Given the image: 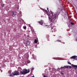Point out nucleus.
Returning a JSON list of instances; mask_svg holds the SVG:
<instances>
[{
  "instance_id": "393cba45",
  "label": "nucleus",
  "mask_w": 77,
  "mask_h": 77,
  "mask_svg": "<svg viewBox=\"0 0 77 77\" xmlns=\"http://www.w3.org/2000/svg\"><path fill=\"white\" fill-rule=\"evenodd\" d=\"M47 9L48 11V8H47Z\"/></svg>"
},
{
  "instance_id": "20e7f679",
  "label": "nucleus",
  "mask_w": 77,
  "mask_h": 77,
  "mask_svg": "<svg viewBox=\"0 0 77 77\" xmlns=\"http://www.w3.org/2000/svg\"><path fill=\"white\" fill-rule=\"evenodd\" d=\"M19 75V72H18V71H14V73H13L11 75H10V76L11 77H13V76H14V75Z\"/></svg>"
},
{
  "instance_id": "a878e982",
  "label": "nucleus",
  "mask_w": 77,
  "mask_h": 77,
  "mask_svg": "<svg viewBox=\"0 0 77 77\" xmlns=\"http://www.w3.org/2000/svg\"><path fill=\"white\" fill-rule=\"evenodd\" d=\"M61 74H63V73H61Z\"/></svg>"
},
{
  "instance_id": "a211bd4d",
  "label": "nucleus",
  "mask_w": 77,
  "mask_h": 77,
  "mask_svg": "<svg viewBox=\"0 0 77 77\" xmlns=\"http://www.w3.org/2000/svg\"><path fill=\"white\" fill-rule=\"evenodd\" d=\"M68 64H69L70 65H71V63L69 62H68Z\"/></svg>"
},
{
  "instance_id": "0eeeda50",
  "label": "nucleus",
  "mask_w": 77,
  "mask_h": 77,
  "mask_svg": "<svg viewBox=\"0 0 77 77\" xmlns=\"http://www.w3.org/2000/svg\"><path fill=\"white\" fill-rule=\"evenodd\" d=\"M30 45V42L29 41H27L26 43V45L28 46V45Z\"/></svg>"
},
{
  "instance_id": "f257e3e1",
  "label": "nucleus",
  "mask_w": 77,
  "mask_h": 77,
  "mask_svg": "<svg viewBox=\"0 0 77 77\" xmlns=\"http://www.w3.org/2000/svg\"><path fill=\"white\" fill-rule=\"evenodd\" d=\"M42 9L43 11V12H45L47 13L48 17L49 20L50 21L52 22V23L56 22V21L57 20L59 14H60V8H58L56 14H54L52 13H50V12L47 11L45 10V9L42 8Z\"/></svg>"
},
{
  "instance_id": "cd10ccee",
  "label": "nucleus",
  "mask_w": 77,
  "mask_h": 77,
  "mask_svg": "<svg viewBox=\"0 0 77 77\" xmlns=\"http://www.w3.org/2000/svg\"><path fill=\"white\" fill-rule=\"evenodd\" d=\"M32 77H35V76H32Z\"/></svg>"
},
{
  "instance_id": "6e6552de",
  "label": "nucleus",
  "mask_w": 77,
  "mask_h": 77,
  "mask_svg": "<svg viewBox=\"0 0 77 77\" xmlns=\"http://www.w3.org/2000/svg\"><path fill=\"white\" fill-rule=\"evenodd\" d=\"M72 67H75V68H77V65H74L73 64L71 65Z\"/></svg>"
},
{
  "instance_id": "2eb2a0df",
  "label": "nucleus",
  "mask_w": 77,
  "mask_h": 77,
  "mask_svg": "<svg viewBox=\"0 0 77 77\" xmlns=\"http://www.w3.org/2000/svg\"><path fill=\"white\" fill-rule=\"evenodd\" d=\"M64 67H65V68H68L69 67V66H64Z\"/></svg>"
},
{
  "instance_id": "7ed1b4c3",
  "label": "nucleus",
  "mask_w": 77,
  "mask_h": 77,
  "mask_svg": "<svg viewBox=\"0 0 77 77\" xmlns=\"http://www.w3.org/2000/svg\"><path fill=\"white\" fill-rule=\"evenodd\" d=\"M38 23H39V24H40V25H41V26H45V27H46L47 28H48V27H49L48 26L45 25V24H43V23H44V21L42 20H41L40 21H39Z\"/></svg>"
},
{
  "instance_id": "aec40b11",
  "label": "nucleus",
  "mask_w": 77,
  "mask_h": 77,
  "mask_svg": "<svg viewBox=\"0 0 77 77\" xmlns=\"http://www.w3.org/2000/svg\"><path fill=\"white\" fill-rule=\"evenodd\" d=\"M43 77H47V76L45 75H44L43 76Z\"/></svg>"
},
{
  "instance_id": "39448f33",
  "label": "nucleus",
  "mask_w": 77,
  "mask_h": 77,
  "mask_svg": "<svg viewBox=\"0 0 77 77\" xmlns=\"http://www.w3.org/2000/svg\"><path fill=\"white\" fill-rule=\"evenodd\" d=\"M70 59H73L74 60H77V56H72L70 57Z\"/></svg>"
},
{
  "instance_id": "c85d7f7f",
  "label": "nucleus",
  "mask_w": 77,
  "mask_h": 77,
  "mask_svg": "<svg viewBox=\"0 0 77 77\" xmlns=\"http://www.w3.org/2000/svg\"><path fill=\"white\" fill-rule=\"evenodd\" d=\"M49 26H51V25H50Z\"/></svg>"
},
{
  "instance_id": "412c9836",
  "label": "nucleus",
  "mask_w": 77,
  "mask_h": 77,
  "mask_svg": "<svg viewBox=\"0 0 77 77\" xmlns=\"http://www.w3.org/2000/svg\"><path fill=\"white\" fill-rule=\"evenodd\" d=\"M10 73H11V71H8V73H9V74H10Z\"/></svg>"
},
{
  "instance_id": "4be33fe9",
  "label": "nucleus",
  "mask_w": 77,
  "mask_h": 77,
  "mask_svg": "<svg viewBox=\"0 0 77 77\" xmlns=\"http://www.w3.org/2000/svg\"><path fill=\"white\" fill-rule=\"evenodd\" d=\"M31 29H33V27H31Z\"/></svg>"
},
{
  "instance_id": "b1692460",
  "label": "nucleus",
  "mask_w": 77,
  "mask_h": 77,
  "mask_svg": "<svg viewBox=\"0 0 77 77\" xmlns=\"http://www.w3.org/2000/svg\"><path fill=\"white\" fill-rule=\"evenodd\" d=\"M29 27H30V25H29Z\"/></svg>"
},
{
  "instance_id": "1a4fd4ad",
  "label": "nucleus",
  "mask_w": 77,
  "mask_h": 77,
  "mask_svg": "<svg viewBox=\"0 0 77 77\" xmlns=\"http://www.w3.org/2000/svg\"><path fill=\"white\" fill-rule=\"evenodd\" d=\"M52 32H56V30L54 29H52Z\"/></svg>"
},
{
  "instance_id": "6ab92c4d",
  "label": "nucleus",
  "mask_w": 77,
  "mask_h": 77,
  "mask_svg": "<svg viewBox=\"0 0 77 77\" xmlns=\"http://www.w3.org/2000/svg\"><path fill=\"white\" fill-rule=\"evenodd\" d=\"M71 24H72V25H74V24L72 22L71 23Z\"/></svg>"
},
{
  "instance_id": "bb28decb",
  "label": "nucleus",
  "mask_w": 77,
  "mask_h": 77,
  "mask_svg": "<svg viewBox=\"0 0 77 77\" xmlns=\"http://www.w3.org/2000/svg\"><path fill=\"white\" fill-rule=\"evenodd\" d=\"M75 41H77V38L76 39H75Z\"/></svg>"
},
{
  "instance_id": "dca6fc26",
  "label": "nucleus",
  "mask_w": 77,
  "mask_h": 77,
  "mask_svg": "<svg viewBox=\"0 0 77 77\" xmlns=\"http://www.w3.org/2000/svg\"><path fill=\"white\" fill-rule=\"evenodd\" d=\"M62 68L65 69V67H60V69H62Z\"/></svg>"
},
{
  "instance_id": "f8f14e48",
  "label": "nucleus",
  "mask_w": 77,
  "mask_h": 77,
  "mask_svg": "<svg viewBox=\"0 0 77 77\" xmlns=\"http://www.w3.org/2000/svg\"><path fill=\"white\" fill-rule=\"evenodd\" d=\"M34 42L35 43H37V42H38L37 41V40H36V39H35L34 40Z\"/></svg>"
},
{
  "instance_id": "4468645a",
  "label": "nucleus",
  "mask_w": 77,
  "mask_h": 77,
  "mask_svg": "<svg viewBox=\"0 0 77 77\" xmlns=\"http://www.w3.org/2000/svg\"><path fill=\"white\" fill-rule=\"evenodd\" d=\"M23 29H26V26H23Z\"/></svg>"
},
{
  "instance_id": "c756f323",
  "label": "nucleus",
  "mask_w": 77,
  "mask_h": 77,
  "mask_svg": "<svg viewBox=\"0 0 77 77\" xmlns=\"http://www.w3.org/2000/svg\"><path fill=\"white\" fill-rule=\"evenodd\" d=\"M2 71H1V72H2Z\"/></svg>"
},
{
  "instance_id": "7c9ffc66",
  "label": "nucleus",
  "mask_w": 77,
  "mask_h": 77,
  "mask_svg": "<svg viewBox=\"0 0 77 77\" xmlns=\"http://www.w3.org/2000/svg\"><path fill=\"white\" fill-rule=\"evenodd\" d=\"M24 35H26V34H24Z\"/></svg>"
},
{
  "instance_id": "5701e85b",
  "label": "nucleus",
  "mask_w": 77,
  "mask_h": 77,
  "mask_svg": "<svg viewBox=\"0 0 77 77\" xmlns=\"http://www.w3.org/2000/svg\"><path fill=\"white\" fill-rule=\"evenodd\" d=\"M51 29H54L53 28V27H51Z\"/></svg>"
},
{
  "instance_id": "423d86ee",
  "label": "nucleus",
  "mask_w": 77,
  "mask_h": 77,
  "mask_svg": "<svg viewBox=\"0 0 77 77\" xmlns=\"http://www.w3.org/2000/svg\"><path fill=\"white\" fill-rule=\"evenodd\" d=\"M11 15H12V17H15V15H16V12H13L12 11H11Z\"/></svg>"
},
{
  "instance_id": "f3484780",
  "label": "nucleus",
  "mask_w": 77,
  "mask_h": 77,
  "mask_svg": "<svg viewBox=\"0 0 77 77\" xmlns=\"http://www.w3.org/2000/svg\"><path fill=\"white\" fill-rule=\"evenodd\" d=\"M69 68L71 69L72 68V67L71 66H69Z\"/></svg>"
},
{
  "instance_id": "f03ea898",
  "label": "nucleus",
  "mask_w": 77,
  "mask_h": 77,
  "mask_svg": "<svg viewBox=\"0 0 77 77\" xmlns=\"http://www.w3.org/2000/svg\"><path fill=\"white\" fill-rule=\"evenodd\" d=\"M30 72V70H27L26 69H25L23 70H22L20 71V74H27Z\"/></svg>"
},
{
  "instance_id": "9d476101",
  "label": "nucleus",
  "mask_w": 77,
  "mask_h": 77,
  "mask_svg": "<svg viewBox=\"0 0 77 77\" xmlns=\"http://www.w3.org/2000/svg\"><path fill=\"white\" fill-rule=\"evenodd\" d=\"M33 55H34L33 54H32L33 57L34 59H36V57H35V56H33Z\"/></svg>"
},
{
  "instance_id": "ddd939ff",
  "label": "nucleus",
  "mask_w": 77,
  "mask_h": 77,
  "mask_svg": "<svg viewBox=\"0 0 77 77\" xmlns=\"http://www.w3.org/2000/svg\"><path fill=\"white\" fill-rule=\"evenodd\" d=\"M34 70V68H32L31 69V72H32V71H33Z\"/></svg>"
},
{
  "instance_id": "9b49d317",
  "label": "nucleus",
  "mask_w": 77,
  "mask_h": 77,
  "mask_svg": "<svg viewBox=\"0 0 77 77\" xmlns=\"http://www.w3.org/2000/svg\"><path fill=\"white\" fill-rule=\"evenodd\" d=\"M61 42V41L60 40H57L56 41H55V42Z\"/></svg>"
},
{
  "instance_id": "2f4dec72",
  "label": "nucleus",
  "mask_w": 77,
  "mask_h": 77,
  "mask_svg": "<svg viewBox=\"0 0 77 77\" xmlns=\"http://www.w3.org/2000/svg\"><path fill=\"white\" fill-rule=\"evenodd\" d=\"M64 43V44H65V43Z\"/></svg>"
}]
</instances>
